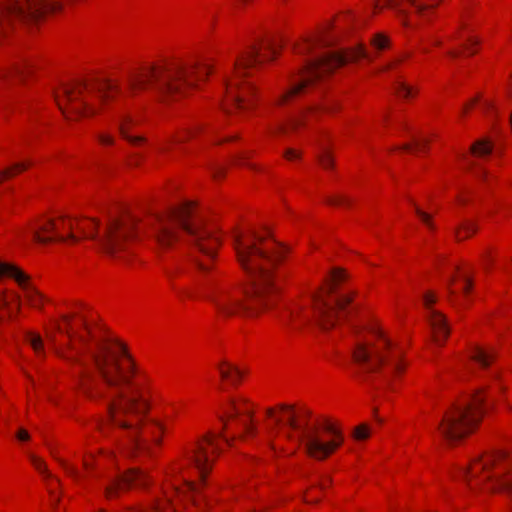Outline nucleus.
<instances>
[{
  "label": "nucleus",
  "mask_w": 512,
  "mask_h": 512,
  "mask_svg": "<svg viewBox=\"0 0 512 512\" xmlns=\"http://www.w3.org/2000/svg\"><path fill=\"white\" fill-rule=\"evenodd\" d=\"M45 335L60 358L78 367L77 386L82 394L96 400L110 390L119 392L108 406L106 420L98 425L103 435L107 424L120 431L117 453L104 448L86 451L83 470H110L119 467L120 456L135 458L155 453L183 414L184 402L167 401L161 405L159 416L150 417L151 401L157 395L154 378L136 364L124 342L89 323L83 314L50 320Z\"/></svg>",
  "instance_id": "nucleus-1"
},
{
  "label": "nucleus",
  "mask_w": 512,
  "mask_h": 512,
  "mask_svg": "<svg viewBox=\"0 0 512 512\" xmlns=\"http://www.w3.org/2000/svg\"><path fill=\"white\" fill-rule=\"evenodd\" d=\"M221 431H207L164 470L163 480L148 506L126 508L127 512H204L206 504L200 492L208 476L235 437L245 440L257 435L275 451L287 442L301 445L303 453L317 462L334 456L344 445L341 425L326 416H313L300 404L279 403L265 410L258 427L254 420V404L243 396H235L218 410Z\"/></svg>",
  "instance_id": "nucleus-2"
},
{
  "label": "nucleus",
  "mask_w": 512,
  "mask_h": 512,
  "mask_svg": "<svg viewBox=\"0 0 512 512\" xmlns=\"http://www.w3.org/2000/svg\"><path fill=\"white\" fill-rule=\"evenodd\" d=\"M232 243L236 260L250 277V283L245 289L238 285L220 286L210 301L220 319H258L272 311L280 300L274 270L284 260L287 249L267 230L251 226L235 228Z\"/></svg>",
  "instance_id": "nucleus-3"
},
{
  "label": "nucleus",
  "mask_w": 512,
  "mask_h": 512,
  "mask_svg": "<svg viewBox=\"0 0 512 512\" xmlns=\"http://www.w3.org/2000/svg\"><path fill=\"white\" fill-rule=\"evenodd\" d=\"M353 21L351 12H340L292 43V54L305 60V63L288 74L285 87L273 99L275 107L283 108L294 104L320 81L348 63L361 59L372 61V57L362 45L324 52V49L341 42L348 34Z\"/></svg>",
  "instance_id": "nucleus-4"
},
{
  "label": "nucleus",
  "mask_w": 512,
  "mask_h": 512,
  "mask_svg": "<svg viewBox=\"0 0 512 512\" xmlns=\"http://www.w3.org/2000/svg\"><path fill=\"white\" fill-rule=\"evenodd\" d=\"M214 72V59L198 54L188 59L170 57L131 69L124 82L129 97L155 91L164 103L178 100L205 83Z\"/></svg>",
  "instance_id": "nucleus-5"
},
{
  "label": "nucleus",
  "mask_w": 512,
  "mask_h": 512,
  "mask_svg": "<svg viewBox=\"0 0 512 512\" xmlns=\"http://www.w3.org/2000/svg\"><path fill=\"white\" fill-rule=\"evenodd\" d=\"M282 45L270 33L255 39L235 60L230 76L224 80V94L220 106L230 115L249 116L259 104V92L250 80L253 72L264 64L278 59Z\"/></svg>",
  "instance_id": "nucleus-6"
},
{
  "label": "nucleus",
  "mask_w": 512,
  "mask_h": 512,
  "mask_svg": "<svg viewBox=\"0 0 512 512\" xmlns=\"http://www.w3.org/2000/svg\"><path fill=\"white\" fill-rule=\"evenodd\" d=\"M197 204L194 201H185L171 208L165 214L153 219L152 234L159 247L168 249L173 247L181 238L182 233L195 237L196 246L206 257L198 261L202 271L212 269L213 261L221 246V233L208 226H200L196 217Z\"/></svg>",
  "instance_id": "nucleus-7"
},
{
  "label": "nucleus",
  "mask_w": 512,
  "mask_h": 512,
  "mask_svg": "<svg viewBox=\"0 0 512 512\" xmlns=\"http://www.w3.org/2000/svg\"><path fill=\"white\" fill-rule=\"evenodd\" d=\"M118 80L89 77L59 84L53 91L54 100L67 120L80 121L108 110L121 96Z\"/></svg>",
  "instance_id": "nucleus-8"
},
{
  "label": "nucleus",
  "mask_w": 512,
  "mask_h": 512,
  "mask_svg": "<svg viewBox=\"0 0 512 512\" xmlns=\"http://www.w3.org/2000/svg\"><path fill=\"white\" fill-rule=\"evenodd\" d=\"M506 391L507 384L503 380L502 372H491L487 384L445 411L438 426L439 433L449 442L467 439L480 428L488 407L504 399Z\"/></svg>",
  "instance_id": "nucleus-9"
},
{
  "label": "nucleus",
  "mask_w": 512,
  "mask_h": 512,
  "mask_svg": "<svg viewBox=\"0 0 512 512\" xmlns=\"http://www.w3.org/2000/svg\"><path fill=\"white\" fill-rule=\"evenodd\" d=\"M353 364L360 373H374L386 367L391 372L389 389L396 391L408 362L404 350L392 341L378 320H372L367 332L352 351Z\"/></svg>",
  "instance_id": "nucleus-10"
},
{
  "label": "nucleus",
  "mask_w": 512,
  "mask_h": 512,
  "mask_svg": "<svg viewBox=\"0 0 512 512\" xmlns=\"http://www.w3.org/2000/svg\"><path fill=\"white\" fill-rule=\"evenodd\" d=\"M65 0H0V48L5 47L12 36L14 21L36 20L48 13L61 11ZM33 74L28 61L13 63L0 69V85L12 87L25 84Z\"/></svg>",
  "instance_id": "nucleus-11"
},
{
  "label": "nucleus",
  "mask_w": 512,
  "mask_h": 512,
  "mask_svg": "<svg viewBox=\"0 0 512 512\" xmlns=\"http://www.w3.org/2000/svg\"><path fill=\"white\" fill-rule=\"evenodd\" d=\"M469 491L476 497L503 494L512 506V458L505 450L485 451L473 457L464 471Z\"/></svg>",
  "instance_id": "nucleus-12"
},
{
  "label": "nucleus",
  "mask_w": 512,
  "mask_h": 512,
  "mask_svg": "<svg viewBox=\"0 0 512 512\" xmlns=\"http://www.w3.org/2000/svg\"><path fill=\"white\" fill-rule=\"evenodd\" d=\"M347 279L345 269H331L322 286L313 295L312 307L301 311L293 309L292 317L295 321H306L313 317L323 330L334 328L344 318L346 309L354 298L353 293H341L342 285Z\"/></svg>",
  "instance_id": "nucleus-13"
},
{
  "label": "nucleus",
  "mask_w": 512,
  "mask_h": 512,
  "mask_svg": "<svg viewBox=\"0 0 512 512\" xmlns=\"http://www.w3.org/2000/svg\"><path fill=\"white\" fill-rule=\"evenodd\" d=\"M443 2L444 0H374L371 11L376 16L387 9L394 10L400 26L408 33L431 24L437 18Z\"/></svg>",
  "instance_id": "nucleus-14"
},
{
  "label": "nucleus",
  "mask_w": 512,
  "mask_h": 512,
  "mask_svg": "<svg viewBox=\"0 0 512 512\" xmlns=\"http://www.w3.org/2000/svg\"><path fill=\"white\" fill-rule=\"evenodd\" d=\"M139 237L138 220L129 212L111 214L103 234L99 237L103 251L110 257L126 261L133 253Z\"/></svg>",
  "instance_id": "nucleus-15"
},
{
  "label": "nucleus",
  "mask_w": 512,
  "mask_h": 512,
  "mask_svg": "<svg viewBox=\"0 0 512 512\" xmlns=\"http://www.w3.org/2000/svg\"><path fill=\"white\" fill-rule=\"evenodd\" d=\"M74 225L75 220L71 216L42 215L19 227L16 235L21 240H26L31 236L32 241L39 245H73L75 244V238L78 236L73 230Z\"/></svg>",
  "instance_id": "nucleus-16"
},
{
  "label": "nucleus",
  "mask_w": 512,
  "mask_h": 512,
  "mask_svg": "<svg viewBox=\"0 0 512 512\" xmlns=\"http://www.w3.org/2000/svg\"><path fill=\"white\" fill-rule=\"evenodd\" d=\"M341 111L340 99L336 96L326 95L319 102L307 106L287 120L270 125L267 128V133L273 138L285 137L306 128L309 118L319 121L323 116H334Z\"/></svg>",
  "instance_id": "nucleus-17"
},
{
  "label": "nucleus",
  "mask_w": 512,
  "mask_h": 512,
  "mask_svg": "<svg viewBox=\"0 0 512 512\" xmlns=\"http://www.w3.org/2000/svg\"><path fill=\"white\" fill-rule=\"evenodd\" d=\"M478 23L464 16L458 28L446 37L450 43L460 42L459 47H449L446 56L452 60L462 56L472 57L480 52L482 39L477 32Z\"/></svg>",
  "instance_id": "nucleus-18"
},
{
  "label": "nucleus",
  "mask_w": 512,
  "mask_h": 512,
  "mask_svg": "<svg viewBox=\"0 0 512 512\" xmlns=\"http://www.w3.org/2000/svg\"><path fill=\"white\" fill-rule=\"evenodd\" d=\"M153 479L144 469L133 467L111 479L104 488V497L107 500L118 499L131 489H146Z\"/></svg>",
  "instance_id": "nucleus-19"
},
{
  "label": "nucleus",
  "mask_w": 512,
  "mask_h": 512,
  "mask_svg": "<svg viewBox=\"0 0 512 512\" xmlns=\"http://www.w3.org/2000/svg\"><path fill=\"white\" fill-rule=\"evenodd\" d=\"M438 297L433 291H426L422 297V303L426 311V319L429 324L432 341L443 346L448 340L451 333V326L446 315L437 310L435 305Z\"/></svg>",
  "instance_id": "nucleus-20"
},
{
  "label": "nucleus",
  "mask_w": 512,
  "mask_h": 512,
  "mask_svg": "<svg viewBox=\"0 0 512 512\" xmlns=\"http://www.w3.org/2000/svg\"><path fill=\"white\" fill-rule=\"evenodd\" d=\"M45 447L51 459L68 477L75 482H81L84 479V474L78 467V457L74 450L56 441H46Z\"/></svg>",
  "instance_id": "nucleus-21"
},
{
  "label": "nucleus",
  "mask_w": 512,
  "mask_h": 512,
  "mask_svg": "<svg viewBox=\"0 0 512 512\" xmlns=\"http://www.w3.org/2000/svg\"><path fill=\"white\" fill-rule=\"evenodd\" d=\"M474 280L472 275L463 269H457L449 285L450 302L459 308H466L472 302Z\"/></svg>",
  "instance_id": "nucleus-22"
},
{
  "label": "nucleus",
  "mask_w": 512,
  "mask_h": 512,
  "mask_svg": "<svg viewBox=\"0 0 512 512\" xmlns=\"http://www.w3.org/2000/svg\"><path fill=\"white\" fill-rule=\"evenodd\" d=\"M498 349L491 343H470L465 351V357L471 364L482 371H487L497 362Z\"/></svg>",
  "instance_id": "nucleus-23"
},
{
  "label": "nucleus",
  "mask_w": 512,
  "mask_h": 512,
  "mask_svg": "<svg viewBox=\"0 0 512 512\" xmlns=\"http://www.w3.org/2000/svg\"><path fill=\"white\" fill-rule=\"evenodd\" d=\"M18 288L21 307L26 306L36 311H42L50 303V298L37 287L30 274Z\"/></svg>",
  "instance_id": "nucleus-24"
},
{
  "label": "nucleus",
  "mask_w": 512,
  "mask_h": 512,
  "mask_svg": "<svg viewBox=\"0 0 512 512\" xmlns=\"http://www.w3.org/2000/svg\"><path fill=\"white\" fill-rule=\"evenodd\" d=\"M143 123V118L140 114L125 113L118 121V130L123 139H125L131 146L141 148L146 145L147 138L142 135H134L133 132L137 130Z\"/></svg>",
  "instance_id": "nucleus-25"
},
{
  "label": "nucleus",
  "mask_w": 512,
  "mask_h": 512,
  "mask_svg": "<svg viewBox=\"0 0 512 512\" xmlns=\"http://www.w3.org/2000/svg\"><path fill=\"white\" fill-rule=\"evenodd\" d=\"M203 129V125L200 123L179 127L168 137L167 142L160 149L163 152H168L171 149V145L184 144L196 139L202 134Z\"/></svg>",
  "instance_id": "nucleus-26"
},
{
  "label": "nucleus",
  "mask_w": 512,
  "mask_h": 512,
  "mask_svg": "<svg viewBox=\"0 0 512 512\" xmlns=\"http://www.w3.org/2000/svg\"><path fill=\"white\" fill-rule=\"evenodd\" d=\"M21 311V299L13 289L0 290V321L14 319Z\"/></svg>",
  "instance_id": "nucleus-27"
},
{
  "label": "nucleus",
  "mask_w": 512,
  "mask_h": 512,
  "mask_svg": "<svg viewBox=\"0 0 512 512\" xmlns=\"http://www.w3.org/2000/svg\"><path fill=\"white\" fill-rule=\"evenodd\" d=\"M74 229L78 236L75 238V244L82 239H94L99 235V222L95 218L83 217L74 218Z\"/></svg>",
  "instance_id": "nucleus-28"
},
{
  "label": "nucleus",
  "mask_w": 512,
  "mask_h": 512,
  "mask_svg": "<svg viewBox=\"0 0 512 512\" xmlns=\"http://www.w3.org/2000/svg\"><path fill=\"white\" fill-rule=\"evenodd\" d=\"M29 274L13 262L0 259V283L13 281L17 286L26 280Z\"/></svg>",
  "instance_id": "nucleus-29"
},
{
  "label": "nucleus",
  "mask_w": 512,
  "mask_h": 512,
  "mask_svg": "<svg viewBox=\"0 0 512 512\" xmlns=\"http://www.w3.org/2000/svg\"><path fill=\"white\" fill-rule=\"evenodd\" d=\"M218 371L221 380L224 383L232 386L240 384L246 373L244 369H241L229 361L220 362L218 365Z\"/></svg>",
  "instance_id": "nucleus-30"
},
{
  "label": "nucleus",
  "mask_w": 512,
  "mask_h": 512,
  "mask_svg": "<svg viewBox=\"0 0 512 512\" xmlns=\"http://www.w3.org/2000/svg\"><path fill=\"white\" fill-rule=\"evenodd\" d=\"M393 91L397 98L405 102L413 101L419 94L418 86L407 82L403 77H398L394 81Z\"/></svg>",
  "instance_id": "nucleus-31"
},
{
  "label": "nucleus",
  "mask_w": 512,
  "mask_h": 512,
  "mask_svg": "<svg viewBox=\"0 0 512 512\" xmlns=\"http://www.w3.org/2000/svg\"><path fill=\"white\" fill-rule=\"evenodd\" d=\"M27 457L32 467L43 477V479L50 481V489L58 485V479L49 470L48 464L43 457L34 452H28Z\"/></svg>",
  "instance_id": "nucleus-32"
},
{
  "label": "nucleus",
  "mask_w": 512,
  "mask_h": 512,
  "mask_svg": "<svg viewBox=\"0 0 512 512\" xmlns=\"http://www.w3.org/2000/svg\"><path fill=\"white\" fill-rule=\"evenodd\" d=\"M31 166L32 162L29 159H25L0 169V185L12 180L18 175H21Z\"/></svg>",
  "instance_id": "nucleus-33"
},
{
  "label": "nucleus",
  "mask_w": 512,
  "mask_h": 512,
  "mask_svg": "<svg viewBox=\"0 0 512 512\" xmlns=\"http://www.w3.org/2000/svg\"><path fill=\"white\" fill-rule=\"evenodd\" d=\"M494 150V142L488 137L475 140L469 149L470 155L474 158L487 159Z\"/></svg>",
  "instance_id": "nucleus-34"
},
{
  "label": "nucleus",
  "mask_w": 512,
  "mask_h": 512,
  "mask_svg": "<svg viewBox=\"0 0 512 512\" xmlns=\"http://www.w3.org/2000/svg\"><path fill=\"white\" fill-rule=\"evenodd\" d=\"M257 151L252 148L243 149L237 152L231 159V163L239 167H247L252 171H260V167L252 162V159L256 156Z\"/></svg>",
  "instance_id": "nucleus-35"
},
{
  "label": "nucleus",
  "mask_w": 512,
  "mask_h": 512,
  "mask_svg": "<svg viewBox=\"0 0 512 512\" xmlns=\"http://www.w3.org/2000/svg\"><path fill=\"white\" fill-rule=\"evenodd\" d=\"M479 230L476 220L465 219L455 228V239L458 242L465 241L473 237Z\"/></svg>",
  "instance_id": "nucleus-36"
},
{
  "label": "nucleus",
  "mask_w": 512,
  "mask_h": 512,
  "mask_svg": "<svg viewBox=\"0 0 512 512\" xmlns=\"http://www.w3.org/2000/svg\"><path fill=\"white\" fill-rule=\"evenodd\" d=\"M498 255L499 252L497 247H485L479 255V265L481 269L487 273L491 272L497 263Z\"/></svg>",
  "instance_id": "nucleus-37"
},
{
  "label": "nucleus",
  "mask_w": 512,
  "mask_h": 512,
  "mask_svg": "<svg viewBox=\"0 0 512 512\" xmlns=\"http://www.w3.org/2000/svg\"><path fill=\"white\" fill-rule=\"evenodd\" d=\"M24 343L33 350L36 357H45L44 342L39 333L33 331L26 332L24 335Z\"/></svg>",
  "instance_id": "nucleus-38"
},
{
  "label": "nucleus",
  "mask_w": 512,
  "mask_h": 512,
  "mask_svg": "<svg viewBox=\"0 0 512 512\" xmlns=\"http://www.w3.org/2000/svg\"><path fill=\"white\" fill-rule=\"evenodd\" d=\"M445 43V38L442 35L434 34L421 40L420 51L423 54H428L433 48H442Z\"/></svg>",
  "instance_id": "nucleus-39"
},
{
  "label": "nucleus",
  "mask_w": 512,
  "mask_h": 512,
  "mask_svg": "<svg viewBox=\"0 0 512 512\" xmlns=\"http://www.w3.org/2000/svg\"><path fill=\"white\" fill-rule=\"evenodd\" d=\"M429 142L430 140L428 139H415L413 142L397 146L393 150L405 153L423 152L427 149Z\"/></svg>",
  "instance_id": "nucleus-40"
},
{
  "label": "nucleus",
  "mask_w": 512,
  "mask_h": 512,
  "mask_svg": "<svg viewBox=\"0 0 512 512\" xmlns=\"http://www.w3.org/2000/svg\"><path fill=\"white\" fill-rule=\"evenodd\" d=\"M332 483V480L330 477H324L320 483L319 487H311L304 493V501L306 503H317L320 500V495H313L314 492L323 491L325 489H328Z\"/></svg>",
  "instance_id": "nucleus-41"
},
{
  "label": "nucleus",
  "mask_w": 512,
  "mask_h": 512,
  "mask_svg": "<svg viewBox=\"0 0 512 512\" xmlns=\"http://www.w3.org/2000/svg\"><path fill=\"white\" fill-rule=\"evenodd\" d=\"M480 97L479 107L487 115H496L498 111L497 102L492 95L479 93Z\"/></svg>",
  "instance_id": "nucleus-42"
},
{
  "label": "nucleus",
  "mask_w": 512,
  "mask_h": 512,
  "mask_svg": "<svg viewBox=\"0 0 512 512\" xmlns=\"http://www.w3.org/2000/svg\"><path fill=\"white\" fill-rule=\"evenodd\" d=\"M17 419V411L10 403H5L0 408V422L6 426H10Z\"/></svg>",
  "instance_id": "nucleus-43"
},
{
  "label": "nucleus",
  "mask_w": 512,
  "mask_h": 512,
  "mask_svg": "<svg viewBox=\"0 0 512 512\" xmlns=\"http://www.w3.org/2000/svg\"><path fill=\"white\" fill-rule=\"evenodd\" d=\"M319 165L327 170H333L335 167V158L333 152L329 148H324L318 155Z\"/></svg>",
  "instance_id": "nucleus-44"
},
{
  "label": "nucleus",
  "mask_w": 512,
  "mask_h": 512,
  "mask_svg": "<svg viewBox=\"0 0 512 512\" xmlns=\"http://www.w3.org/2000/svg\"><path fill=\"white\" fill-rule=\"evenodd\" d=\"M370 44L375 50L382 51L389 47L390 39L384 33H376L371 37Z\"/></svg>",
  "instance_id": "nucleus-45"
},
{
  "label": "nucleus",
  "mask_w": 512,
  "mask_h": 512,
  "mask_svg": "<svg viewBox=\"0 0 512 512\" xmlns=\"http://www.w3.org/2000/svg\"><path fill=\"white\" fill-rule=\"evenodd\" d=\"M96 138L103 147H111L116 143V136L111 131L101 130L97 133Z\"/></svg>",
  "instance_id": "nucleus-46"
},
{
  "label": "nucleus",
  "mask_w": 512,
  "mask_h": 512,
  "mask_svg": "<svg viewBox=\"0 0 512 512\" xmlns=\"http://www.w3.org/2000/svg\"><path fill=\"white\" fill-rule=\"evenodd\" d=\"M413 56V52L405 51L397 55L391 62L384 68L385 71L396 69L399 65L405 63Z\"/></svg>",
  "instance_id": "nucleus-47"
},
{
  "label": "nucleus",
  "mask_w": 512,
  "mask_h": 512,
  "mask_svg": "<svg viewBox=\"0 0 512 512\" xmlns=\"http://www.w3.org/2000/svg\"><path fill=\"white\" fill-rule=\"evenodd\" d=\"M416 215L418 216L419 220L426 226V228L434 232L436 230V225L433 220V216L419 207L416 208Z\"/></svg>",
  "instance_id": "nucleus-48"
},
{
  "label": "nucleus",
  "mask_w": 512,
  "mask_h": 512,
  "mask_svg": "<svg viewBox=\"0 0 512 512\" xmlns=\"http://www.w3.org/2000/svg\"><path fill=\"white\" fill-rule=\"evenodd\" d=\"M480 103V97L475 95L474 97L470 98L468 101H466L461 109L460 115L462 118L467 117L476 107H479Z\"/></svg>",
  "instance_id": "nucleus-49"
},
{
  "label": "nucleus",
  "mask_w": 512,
  "mask_h": 512,
  "mask_svg": "<svg viewBox=\"0 0 512 512\" xmlns=\"http://www.w3.org/2000/svg\"><path fill=\"white\" fill-rule=\"evenodd\" d=\"M282 156L286 161L295 163L302 159V151L296 148H287L283 151Z\"/></svg>",
  "instance_id": "nucleus-50"
},
{
  "label": "nucleus",
  "mask_w": 512,
  "mask_h": 512,
  "mask_svg": "<svg viewBox=\"0 0 512 512\" xmlns=\"http://www.w3.org/2000/svg\"><path fill=\"white\" fill-rule=\"evenodd\" d=\"M212 179L216 182L222 181L227 175V167L223 165H213L210 168Z\"/></svg>",
  "instance_id": "nucleus-51"
},
{
  "label": "nucleus",
  "mask_w": 512,
  "mask_h": 512,
  "mask_svg": "<svg viewBox=\"0 0 512 512\" xmlns=\"http://www.w3.org/2000/svg\"><path fill=\"white\" fill-rule=\"evenodd\" d=\"M15 439L19 444L26 445L31 441L32 436L26 428L19 427L15 432Z\"/></svg>",
  "instance_id": "nucleus-52"
},
{
  "label": "nucleus",
  "mask_w": 512,
  "mask_h": 512,
  "mask_svg": "<svg viewBox=\"0 0 512 512\" xmlns=\"http://www.w3.org/2000/svg\"><path fill=\"white\" fill-rule=\"evenodd\" d=\"M475 176L477 177V179L482 182L483 184L485 185H490L495 177L492 175V173L486 169V168H480L476 173H475Z\"/></svg>",
  "instance_id": "nucleus-53"
},
{
  "label": "nucleus",
  "mask_w": 512,
  "mask_h": 512,
  "mask_svg": "<svg viewBox=\"0 0 512 512\" xmlns=\"http://www.w3.org/2000/svg\"><path fill=\"white\" fill-rule=\"evenodd\" d=\"M353 435L356 440H366L370 436V428L366 424L358 425Z\"/></svg>",
  "instance_id": "nucleus-54"
},
{
  "label": "nucleus",
  "mask_w": 512,
  "mask_h": 512,
  "mask_svg": "<svg viewBox=\"0 0 512 512\" xmlns=\"http://www.w3.org/2000/svg\"><path fill=\"white\" fill-rule=\"evenodd\" d=\"M145 160V157L141 153H132L127 159V165L131 168L140 167Z\"/></svg>",
  "instance_id": "nucleus-55"
},
{
  "label": "nucleus",
  "mask_w": 512,
  "mask_h": 512,
  "mask_svg": "<svg viewBox=\"0 0 512 512\" xmlns=\"http://www.w3.org/2000/svg\"><path fill=\"white\" fill-rule=\"evenodd\" d=\"M241 138L240 134H232L226 137H218L213 140L214 145H222L225 143H232L236 142Z\"/></svg>",
  "instance_id": "nucleus-56"
},
{
  "label": "nucleus",
  "mask_w": 512,
  "mask_h": 512,
  "mask_svg": "<svg viewBox=\"0 0 512 512\" xmlns=\"http://www.w3.org/2000/svg\"><path fill=\"white\" fill-rule=\"evenodd\" d=\"M242 498H243V502H245L247 500V504L246 503H243V509H247L249 511H252V512H256V507L253 505V498L251 496L250 493H245L242 495Z\"/></svg>",
  "instance_id": "nucleus-57"
},
{
  "label": "nucleus",
  "mask_w": 512,
  "mask_h": 512,
  "mask_svg": "<svg viewBox=\"0 0 512 512\" xmlns=\"http://www.w3.org/2000/svg\"><path fill=\"white\" fill-rule=\"evenodd\" d=\"M506 97L507 100L512 104V71L509 75V80L506 86Z\"/></svg>",
  "instance_id": "nucleus-58"
},
{
  "label": "nucleus",
  "mask_w": 512,
  "mask_h": 512,
  "mask_svg": "<svg viewBox=\"0 0 512 512\" xmlns=\"http://www.w3.org/2000/svg\"><path fill=\"white\" fill-rule=\"evenodd\" d=\"M508 124H509L510 132L512 133V110L509 113Z\"/></svg>",
  "instance_id": "nucleus-59"
},
{
  "label": "nucleus",
  "mask_w": 512,
  "mask_h": 512,
  "mask_svg": "<svg viewBox=\"0 0 512 512\" xmlns=\"http://www.w3.org/2000/svg\"><path fill=\"white\" fill-rule=\"evenodd\" d=\"M457 202H458L460 205H466V200H465V199H463L462 197H458Z\"/></svg>",
  "instance_id": "nucleus-60"
},
{
  "label": "nucleus",
  "mask_w": 512,
  "mask_h": 512,
  "mask_svg": "<svg viewBox=\"0 0 512 512\" xmlns=\"http://www.w3.org/2000/svg\"><path fill=\"white\" fill-rule=\"evenodd\" d=\"M96 512H108L107 510L103 509V508H100L98 509Z\"/></svg>",
  "instance_id": "nucleus-61"
},
{
  "label": "nucleus",
  "mask_w": 512,
  "mask_h": 512,
  "mask_svg": "<svg viewBox=\"0 0 512 512\" xmlns=\"http://www.w3.org/2000/svg\"><path fill=\"white\" fill-rule=\"evenodd\" d=\"M53 498H54L55 500H58V496H57L56 494H54V495H53Z\"/></svg>",
  "instance_id": "nucleus-62"
},
{
  "label": "nucleus",
  "mask_w": 512,
  "mask_h": 512,
  "mask_svg": "<svg viewBox=\"0 0 512 512\" xmlns=\"http://www.w3.org/2000/svg\"><path fill=\"white\" fill-rule=\"evenodd\" d=\"M283 3H288L290 0H281Z\"/></svg>",
  "instance_id": "nucleus-63"
}]
</instances>
